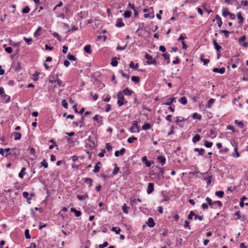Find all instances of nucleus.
Listing matches in <instances>:
<instances>
[{"label": "nucleus", "instance_id": "nucleus-55", "mask_svg": "<svg viewBox=\"0 0 248 248\" xmlns=\"http://www.w3.org/2000/svg\"><path fill=\"white\" fill-rule=\"evenodd\" d=\"M137 138L134 137H131L128 139L127 142L129 143H132L134 140H137Z\"/></svg>", "mask_w": 248, "mask_h": 248}, {"label": "nucleus", "instance_id": "nucleus-56", "mask_svg": "<svg viewBox=\"0 0 248 248\" xmlns=\"http://www.w3.org/2000/svg\"><path fill=\"white\" fill-rule=\"evenodd\" d=\"M195 213L193 211H190L189 214L188 215V217H187V218L188 219H192V217H194L195 216Z\"/></svg>", "mask_w": 248, "mask_h": 248}, {"label": "nucleus", "instance_id": "nucleus-43", "mask_svg": "<svg viewBox=\"0 0 248 248\" xmlns=\"http://www.w3.org/2000/svg\"><path fill=\"white\" fill-rule=\"evenodd\" d=\"M41 167H43L44 168H47L48 167V164L46 162V159H44L41 163Z\"/></svg>", "mask_w": 248, "mask_h": 248}, {"label": "nucleus", "instance_id": "nucleus-9", "mask_svg": "<svg viewBox=\"0 0 248 248\" xmlns=\"http://www.w3.org/2000/svg\"><path fill=\"white\" fill-rule=\"evenodd\" d=\"M154 189V185L152 183H149L148 185L147 193L148 194L152 193Z\"/></svg>", "mask_w": 248, "mask_h": 248}, {"label": "nucleus", "instance_id": "nucleus-31", "mask_svg": "<svg viewBox=\"0 0 248 248\" xmlns=\"http://www.w3.org/2000/svg\"><path fill=\"white\" fill-rule=\"evenodd\" d=\"M179 102L183 105H186L187 103V99L185 96L182 97L179 100Z\"/></svg>", "mask_w": 248, "mask_h": 248}, {"label": "nucleus", "instance_id": "nucleus-37", "mask_svg": "<svg viewBox=\"0 0 248 248\" xmlns=\"http://www.w3.org/2000/svg\"><path fill=\"white\" fill-rule=\"evenodd\" d=\"M150 128H151V124L149 123H145L142 126V129L144 130H146L149 129H150Z\"/></svg>", "mask_w": 248, "mask_h": 248}, {"label": "nucleus", "instance_id": "nucleus-3", "mask_svg": "<svg viewBox=\"0 0 248 248\" xmlns=\"http://www.w3.org/2000/svg\"><path fill=\"white\" fill-rule=\"evenodd\" d=\"M140 131V127L138 126V122L134 121L133 122L132 126L130 128V131L131 133L139 132Z\"/></svg>", "mask_w": 248, "mask_h": 248}, {"label": "nucleus", "instance_id": "nucleus-34", "mask_svg": "<svg viewBox=\"0 0 248 248\" xmlns=\"http://www.w3.org/2000/svg\"><path fill=\"white\" fill-rule=\"evenodd\" d=\"M26 170V168L23 167L22 168L20 172L18 174V176L20 178H22L23 177V176L26 173V172H24L25 170Z\"/></svg>", "mask_w": 248, "mask_h": 248}, {"label": "nucleus", "instance_id": "nucleus-45", "mask_svg": "<svg viewBox=\"0 0 248 248\" xmlns=\"http://www.w3.org/2000/svg\"><path fill=\"white\" fill-rule=\"evenodd\" d=\"M204 145L206 147L210 148L212 146L213 143L206 140L204 141Z\"/></svg>", "mask_w": 248, "mask_h": 248}, {"label": "nucleus", "instance_id": "nucleus-10", "mask_svg": "<svg viewBox=\"0 0 248 248\" xmlns=\"http://www.w3.org/2000/svg\"><path fill=\"white\" fill-rule=\"evenodd\" d=\"M121 93H123V95H131L133 93V92L129 90L128 88H126L122 92L121 91Z\"/></svg>", "mask_w": 248, "mask_h": 248}, {"label": "nucleus", "instance_id": "nucleus-27", "mask_svg": "<svg viewBox=\"0 0 248 248\" xmlns=\"http://www.w3.org/2000/svg\"><path fill=\"white\" fill-rule=\"evenodd\" d=\"M192 118L194 119H198L199 120H201L202 118V116L201 115H200L197 113H194L192 115Z\"/></svg>", "mask_w": 248, "mask_h": 248}, {"label": "nucleus", "instance_id": "nucleus-26", "mask_svg": "<svg viewBox=\"0 0 248 248\" xmlns=\"http://www.w3.org/2000/svg\"><path fill=\"white\" fill-rule=\"evenodd\" d=\"M237 16L239 20V21H238V23L239 24H241L243 22V18L241 15V13H238L237 14Z\"/></svg>", "mask_w": 248, "mask_h": 248}, {"label": "nucleus", "instance_id": "nucleus-6", "mask_svg": "<svg viewBox=\"0 0 248 248\" xmlns=\"http://www.w3.org/2000/svg\"><path fill=\"white\" fill-rule=\"evenodd\" d=\"M13 66L14 67L15 71L17 72H19L22 69L21 63L19 62H14L13 64Z\"/></svg>", "mask_w": 248, "mask_h": 248}, {"label": "nucleus", "instance_id": "nucleus-39", "mask_svg": "<svg viewBox=\"0 0 248 248\" xmlns=\"http://www.w3.org/2000/svg\"><path fill=\"white\" fill-rule=\"evenodd\" d=\"M129 67L131 68L137 70L138 68V64L137 63L136 65H135L134 63L133 62H131L129 64Z\"/></svg>", "mask_w": 248, "mask_h": 248}, {"label": "nucleus", "instance_id": "nucleus-52", "mask_svg": "<svg viewBox=\"0 0 248 248\" xmlns=\"http://www.w3.org/2000/svg\"><path fill=\"white\" fill-rule=\"evenodd\" d=\"M205 201L207 202L209 206H212L213 205V202H212V200L210 198L207 197L205 199Z\"/></svg>", "mask_w": 248, "mask_h": 248}, {"label": "nucleus", "instance_id": "nucleus-7", "mask_svg": "<svg viewBox=\"0 0 248 248\" xmlns=\"http://www.w3.org/2000/svg\"><path fill=\"white\" fill-rule=\"evenodd\" d=\"M176 102V98L172 97V98H168L162 104L168 105V106H170L173 102Z\"/></svg>", "mask_w": 248, "mask_h": 248}, {"label": "nucleus", "instance_id": "nucleus-14", "mask_svg": "<svg viewBox=\"0 0 248 248\" xmlns=\"http://www.w3.org/2000/svg\"><path fill=\"white\" fill-rule=\"evenodd\" d=\"M50 82L52 84L55 83H57V84L59 85V86H61V87L64 86V85L62 84V81L59 78H57L56 80H50Z\"/></svg>", "mask_w": 248, "mask_h": 248}, {"label": "nucleus", "instance_id": "nucleus-13", "mask_svg": "<svg viewBox=\"0 0 248 248\" xmlns=\"http://www.w3.org/2000/svg\"><path fill=\"white\" fill-rule=\"evenodd\" d=\"M147 225L148 227L152 228L155 226V223L154 221V219L152 217H149L148 219L147 222H146Z\"/></svg>", "mask_w": 248, "mask_h": 248}, {"label": "nucleus", "instance_id": "nucleus-40", "mask_svg": "<svg viewBox=\"0 0 248 248\" xmlns=\"http://www.w3.org/2000/svg\"><path fill=\"white\" fill-rule=\"evenodd\" d=\"M234 123L237 124L238 126L241 128H243L244 127V125L242 122H239L238 120H236L234 121Z\"/></svg>", "mask_w": 248, "mask_h": 248}, {"label": "nucleus", "instance_id": "nucleus-8", "mask_svg": "<svg viewBox=\"0 0 248 248\" xmlns=\"http://www.w3.org/2000/svg\"><path fill=\"white\" fill-rule=\"evenodd\" d=\"M157 160L162 166H163L166 163V159L165 156L160 155L157 157Z\"/></svg>", "mask_w": 248, "mask_h": 248}, {"label": "nucleus", "instance_id": "nucleus-15", "mask_svg": "<svg viewBox=\"0 0 248 248\" xmlns=\"http://www.w3.org/2000/svg\"><path fill=\"white\" fill-rule=\"evenodd\" d=\"M124 26V24L123 22L122 18H118L116 20V26L117 27L121 28Z\"/></svg>", "mask_w": 248, "mask_h": 248}, {"label": "nucleus", "instance_id": "nucleus-48", "mask_svg": "<svg viewBox=\"0 0 248 248\" xmlns=\"http://www.w3.org/2000/svg\"><path fill=\"white\" fill-rule=\"evenodd\" d=\"M219 32L220 33H224V36L227 38L229 37V34H230V32L227 30H220L219 31Z\"/></svg>", "mask_w": 248, "mask_h": 248}, {"label": "nucleus", "instance_id": "nucleus-17", "mask_svg": "<svg viewBox=\"0 0 248 248\" xmlns=\"http://www.w3.org/2000/svg\"><path fill=\"white\" fill-rule=\"evenodd\" d=\"M70 211L71 212H73V213H75V216L77 217H78L79 216H81V212L79 211V210H77V209H76L75 208H71L70 209Z\"/></svg>", "mask_w": 248, "mask_h": 248}, {"label": "nucleus", "instance_id": "nucleus-63", "mask_svg": "<svg viewBox=\"0 0 248 248\" xmlns=\"http://www.w3.org/2000/svg\"><path fill=\"white\" fill-rule=\"evenodd\" d=\"M62 106L64 108H67L68 104L65 100H63L62 102Z\"/></svg>", "mask_w": 248, "mask_h": 248}, {"label": "nucleus", "instance_id": "nucleus-4", "mask_svg": "<svg viewBox=\"0 0 248 248\" xmlns=\"http://www.w3.org/2000/svg\"><path fill=\"white\" fill-rule=\"evenodd\" d=\"M145 59L147 60V63L148 64H155L156 63V61L155 59H154L153 58L152 56L148 54V53H146V55L145 56Z\"/></svg>", "mask_w": 248, "mask_h": 248}, {"label": "nucleus", "instance_id": "nucleus-35", "mask_svg": "<svg viewBox=\"0 0 248 248\" xmlns=\"http://www.w3.org/2000/svg\"><path fill=\"white\" fill-rule=\"evenodd\" d=\"M163 57L164 58V59L165 60H167V63H169L170 62V54L168 53H164L162 54Z\"/></svg>", "mask_w": 248, "mask_h": 248}, {"label": "nucleus", "instance_id": "nucleus-2", "mask_svg": "<svg viewBox=\"0 0 248 248\" xmlns=\"http://www.w3.org/2000/svg\"><path fill=\"white\" fill-rule=\"evenodd\" d=\"M117 97L118 99L117 104L119 107H121L127 103V101L124 100L123 93H121V91L118 92L117 94Z\"/></svg>", "mask_w": 248, "mask_h": 248}, {"label": "nucleus", "instance_id": "nucleus-18", "mask_svg": "<svg viewBox=\"0 0 248 248\" xmlns=\"http://www.w3.org/2000/svg\"><path fill=\"white\" fill-rule=\"evenodd\" d=\"M213 44L215 46V49L217 51H219L221 49V46H220L217 42V40L216 39H213Z\"/></svg>", "mask_w": 248, "mask_h": 248}, {"label": "nucleus", "instance_id": "nucleus-38", "mask_svg": "<svg viewBox=\"0 0 248 248\" xmlns=\"http://www.w3.org/2000/svg\"><path fill=\"white\" fill-rule=\"evenodd\" d=\"M111 64L112 66H113L114 67H116L118 65V62L117 61L116 57L112 58V62H111Z\"/></svg>", "mask_w": 248, "mask_h": 248}, {"label": "nucleus", "instance_id": "nucleus-32", "mask_svg": "<svg viewBox=\"0 0 248 248\" xmlns=\"http://www.w3.org/2000/svg\"><path fill=\"white\" fill-rule=\"evenodd\" d=\"M93 120L94 121L97 122L98 124H102V120L101 118L100 119H99V115L97 114H96L93 118Z\"/></svg>", "mask_w": 248, "mask_h": 248}, {"label": "nucleus", "instance_id": "nucleus-16", "mask_svg": "<svg viewBox=\"0 0 248 248\" xmlns=\"http://www.w3.org/2000/svg\"><path fill=\"white\" fill-rule=\"evenodd\" d=\"M200 60L203 62V64L206 65L210 62L209 59H205L204 58V55L203 54L200 55Z\"/></svg>", "mask_w": 248, "mask_h": 248}, {"label": "nucleus", "instance_id": "nucleus-58", "mask_svg": "<svg viewBox=\"0 0 248 248\" xmlns=\"http://www.w3.org/2000/svg\"><path fill=\"white\" fill-rule=\"evenodd\" d=\"M186 120L184 118H182V119H179V117H177L176 118V120L175 121V123L176 124L179 123V122H185L186 121Z\"/></svg>", "mask_w": 248, "mask_h": 248}, {"label": "nucleus", "instance_id": "nucleus-21", "mask_svg": "<svg viewBox=\"0 0 248 248\" xmlns=\"http://www.w3.org/2000/svg\"><path fill=\"white\" fill-rule=\"evenodd\" d=\"M194 150L196 152H198L199 155H202L204 153V150L202 148H195Z\"/></svg>", "mask_w": 248, "mask_h": 248}, {"label": "nucleus", "instance_id": "nucleus-53", "mask_svg": "<svg viewBox=\"0 0 248 248\" xmlns=\"http://www.w3.org/2000/svg\"><path fill=\"white\" fill-rule=\"evenodd\" d=\"M25 235L26 239H30L31 238L29 233V230L28 229H26L25 231Z\"/></svg>", "mask_w": 248, "mask_h": 248}, {"label": "nucleus", "instance_id": "nucleus-28", "mask_svg": "<svg viewBox=\"0 0 248 248\" xmlns=\"http://www.w3.org/2000/svg\"><path fill=\"white\" fill-rule=\"evenodd\" d=\"M131 80L134 82L136 84H137L139 83L140 78L139 77L133 76L131 77Z\"/></svg>", "mask_w": 248, "mask_h": 248}, {"label": "nucleus", "instance_id": "nucleus-57", "mask_svg": "<svg viewBox=\"0 0 248 248\" xmlns=\"http://www.w3.org/2000/svg\"><path fill=\"white\" fill-rule=\"evenodd\" d=\"M215 102V99H213V98H211L208 101V107H210Z\"/></svg>", "mask_w": 248, "mask_h": 248}, {"label": "nucleus", "instance_id": "nucleus-30", "mask_svg": "<svg viewBox=\"0 0 248 248\" xmlns=\"http://www.w3.org/2000/svg\"><path fill=\"white\" fill-rule=\"evenodd\" d=\"M93 180L91 178H86L84 179V182L89 185V186H92Z\"/></svg>", "mask_w": 248, "mask_h": 248}, {"label": "nucleus", "instance_id": "nucleus-29", "mask_svg": "<svg viewBox=\"0 0 248 248\" xmlns=\"http://www.w3.org/2000/svg\"><path fill=\"white\" fill-rule=\"evenodd\" d=\"M14 135L15 136V140H19L21 139V134L20 133L15 132Z\"/></svg>", "mask_w": 248, "mask_h": 248}, {"label": "nucleus", "instance_id": "nucleus-20", "mask_svg": "<svg viewBox=\"0 0 248 248\" xmlns=\"http://www.w3.org/2000/svg\"><path fill=\"white\" fill-rule=\"evenodd\" d=\"M215 18L217 20V23L218 25V27H220L222 23L220 17L218 15H217Z\"/></svg>", "mask_w": 248, "mask_h": 248}, {"label": "nucleus", "instance_id": "nucleus-36", "mask_svg": "<svg viewBox=\"0 0 248 248\" xmlns=\"http://www.w3.org/2000/svg\"><path fill=\"white\" fill-rule=\"evenodd\" d=\"M224 193L223 191H217L215 193V195L219 198H222L224 196Z\"/></svg>", "mask_w": 248, "mask_h": 248}, {"label": "nucleus", "instance_id": "nucleus-42", "mask_svg": "<svg viewBox=\"0 0 248 248\" xmlns=\"http://www.w3.org/2000/svg\"><path fill=\"white\" fill-rule=\"evenodd\" d=\"M111 230L113 232H115L116 234H119L121 232V229L119 228L113 227L111 228Z\"/></svg>", "mask_w": 248, "mask_h": 248}, {"label": "nucleus", "instance_id": "nucleus-46", "mask_svg": "<svg viewBox=\"0 0 248 248\" xmlns=\"http://www.w3.org/2000/svg\"><path fill=\"white\" fill-rule=\"evenodd\" d=\"M131 12L129 11H126L124 13V16L125 18H129L130 17Z\"/></svg>", "mask_w": 248, "mask_h": 248}, {"label": "nucleus", "instance_id": "nucleus-60", "mask_svg": "<svg viewBox=\"0 0 248 248\" xmlns=\"http://www.w3.org/2000/svg\"><path fill=\"white\" fill-rule=\"evenodd\" d=\"M12 48L11 47H6L5 48V51L9 54H10L12 52Z\"/></svg>", "mask_w": 248, "mask_h": 248}, {"label": "nucleus", "instance_id": "nucleus-47", "mask_svg": "<svg viewBox=\"0 0 248 248\" xmlns=\"http://www.w3.org/2000/svg\"><path fill=\"white\" fill-rule=\"evenodd\" d=\"M1 97L3 99H5L6 102H8L10 101V96H8L5 93L2 94Z\"/></svg>", "mask_w": 248, "mask_h": 248}, {"label": "nucleus", "instance_id": "nucleus-25", "mask_svg": "<svg viewBox=\"0 0 248 248\" xmlns=\"http://www.w3.org/2000/svg\"><path fill=\"white\" fill-rule=\"evenodd\" d=\"M23 40L24 41H25L26 43L28 45H31L32 42H33V40L32 38H27L26 37H23Z\"/></svg>", "mask_w": 248, "mask_h": 248}, {"label": "nucleus", "instance_id": "nucleus-51", "mask_svg": "<svg viewBox=\"0 0 248 248\" xmlns=\"http://www.w3.org/2000/svg\"><path fill=\"white\" fill-rule=\"evenodd\" d=\"M184 228L189 230H190L191 229L189 225V222L187 220L185 221Z\"/></svg>", "mask_w": 248, "mask_h": 248}, {"label": "nucleus", "instance_id": "nucleus-54", "mask_svg": "<svg viewBox=\"0 0 248 248\" xmlns=\"http://www.w3.org/2000/svg\"><path fill=\"white\" fill-rule=\"evenodd\" d=\"M115 168L112 172L113 175H116L119 170V168L117 166L116 164H115Z\"/></svg>", "mask_w": 248, "mask_h": 248}, {"label": "nucleus", "instance_id": "nucleus-1", "mask_svg": "<svg viewBox=\"0 0 248 248\" xmlns=\"http://www.w3.org/2000/svg\"><path fill=\"white\" fill-rule=\"evenodd\" d=\"M96 140L94 134L90 136L87 139L85 140V147L89 150H93L94 149L97 144L96 143Z\"/></svg>", "mask_w": 248, "mask_h": 248}, {"label": "nucleus", "instance_id": "nucleus-62", "mask_svg": "<svg viewBox=\"0 0 248 248\" xmlns=\"http://www.w3.org/2000/svg\"><path fill=\"white\" fill-rule=\"evenodd\" d=\"M194 219H195V220L198 219V220L201 221L203 219V216H197V215L195 214Z\"/></svg>", "mask_w": 248, "mask_h": 248}, {"label": "nucleus", "instance_id": "nucleus-11", "mask_svg": "<svg viewBox=\"0 0 248 248\" xmlns=\"http://www.w3.org/2000/svg\"><path fill=\"white\" fill-rule=\"evenodd\" d=\"M125 152V149L124 148L121 149L120 151H116L115 152L114 155L115 156L118 157L120 155H123Z\"/></svg>", "mask_w": 248, "mask_h": 248}, {"label": "nucleus", "instance_id": "nucleus-64", "mask_svg": "<svg viewBox=\"0 0 248 248\" xmlns=\"http://www.w3.org/2000/svg\"><path fill=\"white\" fill-rule=\"evenodd\" d=\"M229 14H230V12L228 11L224 10L222 12V16L225 17H226L228 15H229Z\"/></svg>", "mask_w": 248, "mask_h": 248}, {"label": "nucleus", "instance_id": "nucleus-23", "mask_svg": "<svg viewBox=\"0 0 248 248\" xmlns=\"http://www.w3.org/2000/svg\"><path fill=\"white\" fill-rule=\"evenodd\" d=\"M201 139V137L199 135H195L192 138V141L193 143H196L199 141Z\"/></svg>", "mask_w": 248, "mask_h": 248}, {"label": "nucleus", "instance_id": "nucleus-19", "mask_svg": "<svg viewBox=\"0 0 248 248\" xmlns=\"http://www.w3.org/2000/svg\"><path fill=\"white\" fill-rule=\"evenodd\" d=\"M91 46L90 45H86L84 47V50L88 54H91L92 53V50L91 49Z\"/></svg>", "mask_w": 248, "mask_h": 248}, {"label": "nucleus", "instance_id": "nucleus-33", "mask_svg": "<svg viewBox=\"0 0 248 248\" xmlns=\"http://www.w3.org/2000/svg\"><path fill=\"white\" fill-rule=\"evenodd\" d=\"M130 209V207L127 206L126 204H124L123 206V208H122V210H123V211L124 213L127 214H128V210Z\"/></svg>", "mask_w": 248, "mask_h": 248}, {"label": "nucleus", "instance_id": "nucleus-61", "mask_svg": "<svg viewBox=\"0 0 248 248\" xmlns=\"http://www.w3.org/2000/svg\"><path fill=\"white\" fill-rule=\"evenodd\" d=\"M246 38V36H245V35H243L242 36H241V37L239 38V40H238V42H239V43L241 44V43L242 42H245V40Z\"/></svg>", "mask_w": 248, "mask_h": 248}, {"label": "nucleus", "instance_id": "nucleus-5", "mask_svg": "<svg viewBox=\"0 0 248 248\" xmlns=\"http://www.w3.org/2000/svg\"><path fill=\"white\" fill-rule=\"evenodd\" d=\"M232 146L234 147V151L232 154V156L234 158H238L240 156V154L238 152V148L237 147V143L234 141L232 144Z\"/></svg>", "mask_w": 248, "mask_h": 248}, {"label": "nucleus", "instance_id": "nucleus-44", "mask_svg": "<svg viewBox=\"0 0 248 248\" xmlns=\"http://www.w3.org/2000/svg\"><path fill=\"white\" fill-rule=\"evenodd\" d=\"M30 11V8L28 6H25L22 10V12L23 14H27Z\"/></svg>", "mask_w": 248, "mask_h": 248}, {"label": "nucleus", "instance_id": "nucleus-24", "mask_svg": "<svg viewBox=\"0 0 248 248\" xmlns=\"http://www.w3.org/2000/svg\"><path fill=\"white\" fill-rule=\"evenodd\" d=\"M100 162H97L94 166V170H93V172L96 173L98 172L100 170V167L98 166V165L100 164Z\"/></svg>", "mask_w": 248, "mask_h": 248}, {"label": "nucleus", "instance_id": "nucleus-41", "mask_svg": "<svg viewBox=\"0 0 248 248\" xmlns=\"http://www.w3.org/2000/svg\"><path fill=\"white\" fill-rule=\"evenodd\" d=\"M29 194L28 192L24 191L23 192V197L28 200H31V197H29Z\"/></svg>", "mask_w": 248, "mask_h": 248}, {"label": "nucleus", "instance_id": "nucleus-12", "mask_svg": "<svg viewBox=\"0 0 248 248\" xmlns=\"http://www.w3.org/2000/svg\"><path fill=\"white\" fill-rule=\"evenodd\" d=\"M213 71L215 73H218L221 74H223L225 73V69L224 67H222L220 68H214L213 69Z\"/></svg>", "mask_w": 248, "mask_h": 248}, {"label": "nucleus", "instance_id": "nucleus-50", "mask_svg": "<svg viewBox=\"0 0 248 248\" xmlns=\"http://www.w3.org/2000/svg\"><path fill=\"white\" fill-rule=\"evenodd\" d=\"M40 73L37 71H36L34 73V74L33 75L34 81H36L38 79V76L40 75Z\"/></svg>", "mask_w": 248, "mask_h": 248}, {"label": "nucleus", "instance_id": "nucleus-49", "mask_svg": "<svg viewBox=\"0 0 248 248\" xmlns=\"http://www.w3.org/2000/svg\"><path fill=\"white\" fill-rule=\"evenodd\" d=\"M67 58L70 61H76L77 60L76 58L74 55H72L70 53H69L67 55Z\"/></svg>", "mask_w": 248, "mask_h": 248}, {"label": "nucleus", "instance_id": "nucleus-59", "mask_svg": "<svg viewBox=\"0 0 248 248\" xmlns=\"http://www.w3.org/2000/svg\"><path fill=\"white\" fill-rule=\"evenodd\" d=\"M108 246V243L107 242H104L103 244L99 245V248H104Z\"/></svg>", "mask_w": 248, "mask_h": 248}, {"label": "nucleus", "instance_id": "nucleus-22", "mask_svg": "<svg viewBox=\"0 0 248 248\" xmlns=\"http://www.w3.org/2000/svg\"><path fill=\"white\" fill-rule=\"evenodd\" d=\"M77 198L79 200L82 201V200H85L86 199H87L88 198V195L87 194H86L85 195H78L77 196Z\"/></svg>", "mask_w": 248, "mask_h": 248}]
</instances>
